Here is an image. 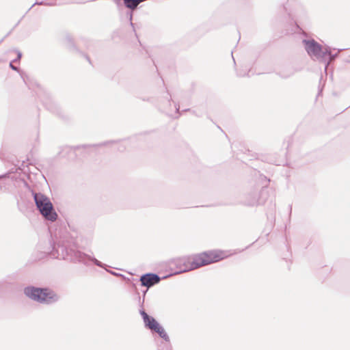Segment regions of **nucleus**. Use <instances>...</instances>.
<instances>
[{
	"label": "nucleus",
	"instance_id": "26",
	"mask_svg": "<svg viewBox=\"0 0 350 350\" xmlns=\"http://www.w3.org/2000/svg\"><path fill=\"white\" fill-rule=\"evenodd\" d=\"M85 56V57L86 58V59L90 62V64H91V61H90V57L87 55H83Z\"/></svg>",
	"mask_w": 350,
	"mask_h": 350
},
{
	"label": "nucleus",
	"instance_id": "29",
	"mask_svg": "<svg viewBox=\"0 0 350 350\" xmlns=\"http://www.w3.org/2000/svg\"><path fill=\"white\" fill-rule=\"evenodd\" d=\"M190 111L189 109H184L183 111Z\"/></svg>",
	"mask_w": 350,
	"mask_h": 350
},
{
	"label": "nucleus",
	"instance_id": "12",
	"mask_svg": "<svg viewBox=\"0 0 350 350\" xmlns=\"http://www.w3.org/2000/svg\"><path fill=\"white\" fill-rule=\"evenodd\" d=\"M152 332H155L158 334V335L163 338L165 342H170V337L165 332L163 327L159 324L156 328L152 331Z\"/></svg>",
	"mask_w": 350,
	"mask_h": 350
},
{
	"label": "nucleus",
	"instance_id": "7",
	"mask_svg": "<svg viewBox=\"0 0 350 350\" xmlns=\"http://www.w3.org/2000/svg\"><path fill=\"white\" fill-rule=\"evenodd\" d=\"M139 281L141 282L142 286H145L147 288H150L152 286L157 284L161 281L159 275L154 273H146L142 274Z\"/></svg>",
	"mask_w": 350,
	"mask_h": 350
},
{
	"label": "nucleus",
	"instance_id": "21",
	"mask_svg": "<svg viewBox=\"0 0 350 350\" xmlns=\"http://www.w3.org/2000/svg\"><path fill=\"white\" fill-rule=\"evenodd\" d=\"M13 61H12L10 63V68L13 70H15V71H18L19 72V68L13 65Z\"/></svg>",
	"mask_w": 350,
	"mask_h": 350
},
{
	"label": "nucleus",
	"instance_id": "25",
	"mask_svg": "<svg viewBox=\"0 0 350 350\" xmlns=\"http://www.w3.org/2000/svg\"><path fill=\"white\" fill-rule=\"evenodd\" d=\"M192 113H193V114H195L196 116H198V117H200V116H202V113H198L196 112V111H194V110H193V111H192Z\"/></svg>",
	"mask_w": 350,
	"mask_h": 350
},
{
	"label": "nucleus",
	"instance_id": "5",
	"mask_svg": "<svg viewBox=\"0 0 350 350\" xmlns=\"http://www.w3.org/2000/svg\"><path fill=\"white\" fill-rule=\"evenodd\" d=\"M302 43L307 54L313 59L321 62L325 55L329 53L327 49H325V47L313 38L304 39Z\"/></svg>",
	"mask_w": 350,
	"mask_h": 350
},
{
	"label": "nucleus",
	"instance_id": "3",
	"mask_svg": "<svg viewBox=\"0 0 350 350\" xmlns=\"http://www.w3.org/2000/svg\"><path fill=\"white\" fill-rule=\"evenodd\" d=\"M24 294L35 301L46 305L53 304L59 299V296L54 291L46 287L28 286L25 287Z\"/></svg>",
	"mask_w": 350,
	"mask_h": 350
},
{
	"label": "nucleus",
	"instance_id": "18",
	"mask_svg": "<svg viewBox=\"0 0 350 350\" xmlns=\"http://www.w3.org/2000/svg\"><path fill=\"white\" fill-rule=\"evenodd\" d=\"M175 104V109H176V116H174V118H178L180 113L179 112L180 106L178 104L174 103Z\"/></svg>",
	"mask_w": 350,
	"mask_h": 350
},
{
	"label": "nucleus",
	"instance_id": "33",
	"mask_svg": "<svg viewBox=\"0 0 350 350\" xmlns=\"http://www.w3.org/2000/svg\"><path fill=\"white\" fill-rule=\"evenodd\" d=\"M20 23H21V21H18L17 22V25H18V24H19Z\"/></svg>",
	"mask_w": 350,
	"mask_h": 350
},
{
	"label": "nucleus",
	"instance_id": "22",
	"mask_svg": "<svg viewBox=\"0 0 350 350\" xmlns=\"http://www.w3.org/2000/svg\"><path fill=\"white\" fill-rule=\"evenodd\" d=\"M10 174H11V172H7L5 174L0 175V180L4 179V178H9Z\"/></svg>",
	"mask_w": 350,
	"mask_h": 350
},
{
	"label": "nucleus",
	"instance_id": "23",
	"mask_svg": "<svg viewBox=\"0 0 350 350\" xmlns=\"http://www.w3.org/2000/svg\"><path fill=\"white\" fill-rule=\"evenodd\" d=\"M66 40H67L68 43L70 45V46H73V47L75 46L73 43H72V39L70 36H68L66 38Z\"/></svg>",
	"mask_w": 350,
	"mask_h": 350
},
{
	"label": "nucleus",
	"instance_id": "16",
	"mask_svg": "<svg viewBox=\"0 0 350 350\" xmlns=\"http://www.w3.org/2000/svg\"><path fill=\"white\" fill-rule=\"evenodd\" d=\"M35 5H47V6H53L55 5H56V3H54L53 2H44V1H36L35 3H33L32 5V6L29 9V10L30 9H31V8L33 6H34Z\"/></svg>",
	"mask_w": 350,
	"mask_h": 350
},
{
	"label": "nucleus",
	"instance_id": "8",
	"mask_svg": "<svg viewBox=\"0 0 350 350\" xmlns=\"http://www.w3.org/2000/svg\"><path fill=\"white\" fill-rule=\"evenodd\" d=\"M42 101L49 111L64 119L66 118L62 109L50 96H46V98L42 99Z\"/></svg>",
	"mask_w": 350,
	"mask_h": 350
},
{
	"label": "nucleus",
	"instance_id": "17",
	"mask_svg": "<svg viewBox=\"0 0 350 350\" xmlns=\"http://www.w3.org/2000/svg\"><path fill=\"white\" fill-rule=\"evenodd\" d=\"M126 16H127V17L129 19L131 26L133 28H134V23L132 22V20H133V12L132 11L127 12ZM133 29L135 30V29Z\"/></svg>",
	"mask_w": 350,
	"mask_h": 350
},
{
	"label": "nucleus",
	"instance_id": "9",
	"mask_svg": "<svg viewBox=\"0 0 350 350\" xmlns=\"http://www.w3.org/2000/svg\"><path fill=\"white\" fill-rule=\"evenodd\" d=\"M164 94V96L158 99L157 106L159 110L171 116L172 115L167 109L168 107L171 106V95L167 90Z\"/></svg>",
	"mask_w": 350,
	"mask_h": 350
},
{
	"label": "nucleus",
	"instance_id": "28",
	"mask_svg": "<svg viewBox=\"0 0 350 350\" xmlns=\"http://www.w3.org/2000/svg\"><path fill=\"white\" fill-rule=\"evenodd\" d=\"M291 75H292V73H291L290 75H281V76H282V77H284V78H287V77H288L289 76H291Z\"/></svg>",
	"mask_w": 350,
	"mask_h": 350
},
{
	"label": "nucleus",
	"instance_id": "19",
	"mask_svg": "<svg viewBox=\"0 0 350 350\" xmlns=\"http://www.w3.org/2000/svg\"><path fill=\"white\" fill-rule=\"evenodd\" d=\"M126 142H124L121 143V144L119 145V146H118V150L119 151H120V152L124 151V150L126 149Z\"/></svg>",
	"mask_w": 350,
	"mask_h": 350
},
{
	"label": "nucleus",
	"instance_id": "2",
	"mask_svg": "<svg viewBox=\"0 0 350 350\" xmlns=\"http://www.w3.org/2000/svg\"><path fill=\"white\" fill-rule=\"evenodd\" d=\"M51 247L52 250L49 254L53 258H62L73 262L83 263L85 266H89L92 262L95 265L103 269H105L107 266L93 256L79 250L68 248L64 245L53 243Z\"/></svg>",
	"mask_w": 350,
	"mask_h": 350
},
{
	"label": "nucleus",
	"instance_id": "11",
	"mask_svg": "<svg viewBox=\"0 0 350 350\" xmlns=\"http://www.w3.org/2000/svg\"><path fill=\"white\" fill-rule=\"evenodd\" d=\"M325 49H327L329 53L325 55L323 59H321V62L325 64V71L326 72L328 66L334 62L338 56V53H332V49L329 46H325Z\"/></svg>",
	"mask_w": 350,
	"mask_h": 350
},
{
	"label": "nucleus",
	"instance_id": "15",
	"mask_svg": "<svg viewBox=\"0 0 350 350\" xmlns=\"http://www.w3.org/2000/svg\"><path fill=\"white\" fill-rule=\"evenodd\" d=\"M148 289H146L144 291H142V299L141 298L140 295H139V293L138 291H137V297H138V299H139V306H140V308H144V299H145V296H146V294L148 291Z\"/></svg>",
	"mask_w": 350,
	"mask_h": 350
},
{
	"label": "nucleus",
	"instance_id": "10",
	"mask_svg": "<svg viewBox=\"0 0 350 350\" xmlns=\"http://www.w3.org/2000/svg\"><path fill=\"white\" fill-rule=\"evenodd\" d=\"M139 314L142 316L144 325L147 329L153 331L156 327L159 325V323L153 317L148 315L144 308L139 309Z\"/></svg>",
	"mask_w": 350,
	"mask_h": 350
},
{
	"label": "nucleus",
	"instance_id": "4",
	"mask_svg": "<svg viewBox=\"0 0 350 350\" xmlns=\"http://www.w3.org/2000/svg\"><path fill=\"white\" fill-rule=\"evenodd\" d=\"M37 209L39 211L44 220L53 222L57 219V213L50 199L40 192L31 191Z\"/></svg>",
	"mask_w": 350,
	"mask_h": 350
},
{
	"label": "nucleus",
	"instance_id": "34",
	"mask_svg": "<svg viewBox=\"0 0 350 350\" xmlns=\"http://www.w3.org/2000/svg\"><path fill=\"white\" fill-rule=\"evenodd\" d=\"M3 40H0V43L2 42Z\"/></svg>",
	"mask_w": 350,
	"mask_h": 350
},
{
	"label": "nucleus",
	"instance_id": "32",
	"mask_svg": "<svg viewBox=\"0 0 350 350\" xmlns=\"http://www.w3.org/2000/svg\"><path fill=\"white\" fill-rule=\"evenodd\" d=\"M20 23H21V21H18L17 22V25H18V24H19Z\"/></svg>",
	"mask_w": 350,
	"mask_h": 350
},
{
	"label": "nucleus",
	"instance_id": "1",
	"mask_svg": "<svg viewBox=\"0 0 350 350\" xmlns=\"http://www.w3.org/2000/svg\"><path fill=\"white\" fill-rule=\"evenodd\" d=\"M224 258V254L221 251H208L196 254L190 260L183 257L174 259L170 265V269L174 272L171 275H177L201 267L217 262Z\"/></svg>",
	"mask_w": 350,
	"mask_h": 350
},
{
	"label": "nucleus",
	"instance_id": "14",
	"mask_svg": "<svg viewBox=\"0 0 350 350\" xmlns=\"http://www.w3.org/2000/svg\"><path fill=\"white\" fill-rule=\"evenodd\" d=\"M109 273H110L111 275H116L117 277H121L123 280H124L127 283L129 284H131V286L136 288V286H135V284L133 283V282H131V279L129 278H126V276H124V275H122V273H117V272H115V271H110V270H107Z\"/></svg>",
	"mask_w": 350,
	"mask_h": 350
},
{
	"label": "nucleus",
	"instance_id": "30",
	"mask_svg": "<svg viewBox=\"0 0 350 350\" xmlns=\"http://www.w3.org/2000/svg\"><path fill=\"white\" fill-rule=\"evenodd\" d=\"M147 100H148V101H150V102H153V101L152 100V99H147Z\"/></svg>",
	"mask_w": 350,
	"mask_h": 350
},
{
	"label": "nucleus",
	"instance_id": "27",
	"mask_svg": "<svg viewBox=\"0 0 350 350\" xmlns=\"http://www.w3.org/2000/svg\"><path fill=\"white\" fill-rule=\"evenodd\" d=\"M65 150H67V151H72V149L70 147H66Z\"/></svg>",
	"mask_w": 350,
	"mask_h": 350
},
{
	"label": "nucleus",
	"instance_id": "20",
	"mask_svg": "<svg viewBox=\"0 0 350 350\" xmlns=\"http://www.w3.org/2000/svg\"><path fill=\"white\" fill-rule=\"evenodd\" d=\"M22 57V53L20 51H17V57L13 60L14 62H20Z\"/></svg>",
	"mask_w": 350,
	"mask_h": 350
},
{
	"label": "nucleus",
	"instance_id": "13",
	"mask_svg": "<svg viewBox=\"0 0 350 350\" xmlns=\"http://www.w3.org/2000/svg\"><path fill=\"white\" fill-rule=\"evenodd\" d=\"M125 7L131 9V10H135L138 5L143 2L144 0H122Z\"/></svg>",
	"mask_w": 350,
	"mask_h": 350
},
{
	"label": "nucleus",
	"instance_id": "6",
	"mask_svg": "<svg viewBox=\"0 0 350 350\" xmlns=\"http://www.w3.org/2000/svg\"><path fill=\"white\" fill-rule=\"evenodd\" d=\"M267 191L264 187L260 192L254 189L246 194L244 204L250 206L263 204L265 202V197Z\"/></svg>",
	"mask_w": 350,
	"mask_h": 350
},
{
	"label": "nucleus",
	"instance_id": "24",
	"mask_svg": "<svg viewBox=\"0 0 350 350\" xmlns=\"http://www.w3.org/2000/svg\"><path fill=\"white\" fill-rule=\"evenodd\" d=\"M249 72H250V70L248 71V72H247V74H246V73H245V72H244V73H243V72H237V75H238L239 77H245V76H248V77H249V76H250V75H249Z\"/></svg>",
	"mask_w": 350,
	"mask_h": 350
},
{
	"label": "nucleus",
	"instance_id": "31",
	"mask_svg": "<svg viewBox=\"0 0 350 350\" xmlns=\"http://www.w3.org/2000/svg\"><path fill=\"white\" fill-rule=\"evenodd\" d=\"M20 23H21V21H18L17 22V25H18V24H19Z\"/></svg>",
	"mask_w": 350,
	"mask_h": 350
}]
</instances>
